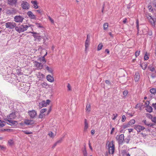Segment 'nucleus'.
I'll return each instance as SVG.
<instances>
[{"label": "nucleus", "instance_id": "f257e3e1", "mask_svg": "<svg viewBox=\"0 0 156 156\" xmlns=\"http://www.w3.org/2000/svg\"><path fill=\"white\" fill-rule=\"evenodd\" d=\"M30 26L27 25H21L20 26H16L15 30L19 33L23 32L26 30Z\"/></svg>", "mask_w": 156, "mask_h": 156}, {"label": "nucleus", "instance_id": "f03ea898", "mask_svg": "<svg viewBox=\"0 0 156 156\" xmlns=\"http://www.w3.org/2000/svg\"><path fill=\"white\" fill-rule=\"evenodd\" d=\"M108 153L110 154H113L115 151L114 142L113 140L111 141L108 145Z\"/></svg>", "mask_w": 156, "mask_h": 156}, {"label": "nucleus", "instance_id": "7ed1b4c3", "mask_svg": "<svg viewBox=\"0 0 156 156\" xmlns=\"http://www.w3.org/2000/svg\"><path fill=\"white\" fill-rule=\"evenodd\" d=\"M16 24L14 22H8L5 23V27L8 29H12L16 27Z\"/></svg>", "mask_w": 156, "mask_h": 156}, {"label": "nucleus", "instance_id": "20e7f679", "mask_svg": "<svg viewBox=\"0 0 156 156\" xmlns=\"http://www.w3.org/2000/svg\"><path fill=\"white\" fill-rule=\"evenodd\" d=\"M14 20L16 23H21L23 22L24 18L20 16H16L14 17Z\"/></svg>", "mask_w": 156, "mask_h": 156}, {"label": "nucleus", "instance_id": "39448f33", "mask_svg": "<svg viewBox=\"0 0 156 156\" xmlns=\"http://www.w3.org/2000/svg\"><path fill=\"white\" fill-rule=\"evenodd\" d=\"M28 113L31 119H34L37 115V112L34 110L29 111Z\"/></svg>", "mask_w": 156, "mask_h": 156}, {"label": "nucleus", "instance_id": "423d86ee", "mask_svg": "<svg viewBox=\"0 0 156 156\" xmlns=\"http://www.w3.org/2000/svg\"><path fill=\"white\" fill-rule=\"evenodd\" d=\"M21 6L24 9H28L30 7L29 5L28 2L24 1L22 2Z\"/></svg>", "mask_w": 156, "mask_h": 156}, {"label": "nucleus", "instance_id": "0eeeda50", "mask_svg": "<svg viewBox=\"0 0 156 156\" xmlns=\"http://www.w3.org/2000/svg\"><path fill=\"white\" fill-rule=\"evenodd\" d=\"M134 128L138 132H140L145 129L144 127L138 125H134Z\"/></svg>", "mask_w": 156, "mask_h": 156}, {"label": "nucleus", "instance_id": "6e6552de", "mask_svg": "<svg viewBox=\"0 0 156 156\" xmlns=\"http://www.w3.org/2000/svg\"><path fill=\"white\" fill-rule=\"evenodd\" d=\"M116 139L118 140L120 144H122L123 143L124 140V136L123 134H121L119 136L117 135L116 136Z\"/></svg>", "mask_w": 156, "mask_h": 156}, {"label": "nucleus", "instance_id": "1a4fd4ad", "mask_svg": "<svg viewBox=\"0 0 156 156\" xmlns=\"http://www.w3.org/2000/svg\"><path fill=\"white\" fill-rule=\"evenodd\" d=\"M12 120V119H7V120H6L7 121V124L12 126L16 125L17 124V122L13 121Z\"/></svg>", "mask_w": 156, "mask_h": 156}, {"label": "nucleus", "instance_id": "9d476101", "mask_svg": "<svg viewBox=\"0 0 156 156\" xmlns=\"http://www.w3.org/2000/svg\"><path fill=\"white\" fill-rule=\"evenodd\" d=\"M16 117L15 112H12L8 116V119H15Z\"/></svg>", "mask_w": 156, "mask_h": 156}, {"label": "nucleus", "instance_id": "9b49d317", "mask_svg": "<svg viewBox=\"0 0 156 156\" xmlns=\"http://www.w3.org/2000/svg\"><path fill=\"white\" fill-rule=\"evenodd\" d=\"M34 64L36 67L38 69H41L43 67V65L41 63L37 61L34 62Z\"/></svg>", "mask_w": 156, "mask_h": 156}, {"label": "nucleus", "instance_id": "f8f14e48", "mask_svg": "<svg viewBox=\"0 0 156 156\" xmlns=\"http://www.w3.org/2000/svg\"><path fill=\"white\" fill-rule=\"evenodd\" d=\"M27 14L30 18L33 19H36V16L33 14L32 12L30 11H28L27 13Z\"/></svg>", "mask_w": 156, "mask_h": 156}, {"label": "nucleus", "instance_id": "ddd939ff", "mask_svg": "<svg viewBox=\"0 0 156 156\" xmlns=\"http://www.w3.org/2000/svg\"><path fill=\"white\" fill-rule=\"evenodd\" d=\"M24 123L26 125H30L33 124L34 122L33 120L25 119L24 121Z\"/></svg>", "mask_w": 156, "mask_h": 156}, {"label": "nucleus", "instance_id": "4468645a", "mask_svg": "<svg viewBox=\"0 0 156 156\" xmlns=\"http://www.w3.org/2000/svg\"><path fill=\"white\" fill-rule=\"evenodd\" d=\"M16 10L15 9H12L11 10H8L6 12V13L8 14H14L16 12Z\"/></svg>", "mask_w": 156, "mask_h": 156}, {"label": "nucleus", "instance_id": "2eb2a0df", "mask_svg": "<svg viewBox=\"0 0 156 156\" xmlns=\"http://www.w3.org/2000/svg\"><path fill=\"white\" fill-rule=\"evenodd\" d=\"M8 4L12 5L16 4L17 3V0H7Z\"/></svg>", "mask_w": 156, "mask_h": 156}, {"label": "nucleus", "instance_id": "dca6fc26", "mask_svg": "<svg viewBox=\"0 0 156 156\" xmlns=\"http://www.w3.org/2000/svg\"><path fill=\"white\" fill-rule=\"evenodd\" d=\"M47 52H46L45 54L42 58H39V60L41 62H42L43 64H45L46 62V61L45 59V57L47 55Z\"/></svg>", "mask_w": 156, "mask_h": 156}, {"label": "nucleus", "instance_id": "f3484780", "mask_svg": "<svg viewBox=\"0 0 156 156\" xmlns=\"http://www.w3.org/2000/svg\"><path fill=\"white\" fill-rule=\"evenodd\" d=\"M88 127V123L87 122V120L85 119H84V131H86Z\"/></svg>", "mask_w": 156, "mask_h": 156}, {"label": "nucleus", "instance_id": "a211bd4d", "mask_svg": "<svg viewBox=\"0 0 156 156\" xmlns=\"http://www.w3.org/2000/svg\"><path fill=\"white\" fill-rule=\"evenodd\" d=\"M47 79L48 81L51 82H53L54 80L53 78L50 75H48L47 76Z\"/></svg>", "mask_w": 156, "mask_h": 156}, {"label": "nucleus", "instance_id": "6ab92c4d", "mask_svg": "<svg viewBox=\"0 0 156 156\" xmlns=\"http://www.w3.org/2000/svg\"><path fill=\"white\" fill-rule=\"evenodd\" d=\"M140 79V75L138 73H136L135 74V80L136 82H138Z\"/></svg>", "mask_w": 156, "mask_h": 156}, {"label": "nucleus", "instance_id": "aec40b11", "mask_svg": "<svg viewBox=\"0 0 156 156\" xmlns=\"http://www.w3.org/2000/svg\"><path fill=\"white\" fill-rule=\"evenodd\" d=\"M86 110L87 112L89 113L90 110V105L89 103H88L86 106Z\"/></svg>", "mask_w": 156, "mask_h": 156}, {"label": "nucleus", "instance_id": "412c9836", "mask_svg": "<svg viewBox=\"0 0 156 156\" xmlns=\"http://www.w3.org/2000/svg\"><path fill=\"white\" fill-rule=\"evenodd\" d=\"M152 107L149 105H147L146 107V110L147 112L150 113L152 111Z\"/></svg>", "mask_w": 156, "mask_h": 156}, {"label": "nucleus", "instance_id": "4be33fe9", "mask_svg": "<svg viewBox=\"0 0 156 156\" xmlns=\"http://www.w3.org/2000/svg\"><path fill=\"white\" fill-rule=\"evenodd\" d=\"M135 122V121L134 119L130 120L128 123V125L129 126H131L134 124Z\"/></svg>", "mask_w": 156, "mask_h": 156}, {"label": "nucleus", "instance_id": "5701e85b", "mask_svg": "<svg viewBox=\"0 0 156 156\" xmlns=\"http://www.w3.org/2000/svg\"><path fill=\"white\" fill-rule=\"evenodd\" d=\"M149 21L153 26L154 27L155 26V20H154L153 18H152L151 17L149 20Z\"/></svg>", "mask_w": 156, "mask_h": 156}, {"label": "nucleus", "instance_id": "b1692460", "mask_svg": "<svg viewBox=\"0 0 156 156\" xmlns=\"http://www.w3.org/2000/svg\"><path fill=\"white\" fill-rule=\"evenodd\" d=\"M90 40H86L85 42V49L86 50L87 49V48H88L89 43H90Z\"/></svg>", "mask_w": 156, "mask_h": 156}, {"label": "nucleus", "instance_id": "393cba45", "mask_svg": "<svg viewBox=\"0 0 156 156\" xmlns=\"http://www.w3.org/2000/svg\"><path fill=\"white\" fill-rule=\"evenodd\" d=\"M46 69L48 71V72L51 73H52L53 70L51 68L49 67L48 66H46Z\"/></svg>", "mask_w": 156, "mask_h": 156}, {"label": "nucleus", "instance_id": "a878e982", "mask_svg": "<svg viewBox=\"0 0 156 156\" xmlns=\"http://www.w3.org/2000/svg\"><path fill=\"white\" fill-rule=\"evenodd\" d=\"M150 92L152 94H155L156 93V89L152 88L150 89Z\"/></svg>", "mask_w": 156, "mask_h": 156}, {"label": "nucleus", "instance_id": "bb28decb", "mask_svg": "<svg viewBox=\"0 0 156 156\" xmlns=\"http://www.w3.org/2000/svg\"><path fill=\"white\" fill-rule=\"evenodd\" d=\"M5 122L2 120H0V126L3 127L5 125Z\"/></svg>", "mask_w": 156, "mask_h": 156}, {"label": "nucleus", "instance_id": "cd10ccee", "mask_svg": "<svg viewBox=\"0 0 156 156\" xmlns=\"http://www.w3.org/2000/svg\"><path fill=\"white\" fill-rule=\"evenodd\" d=\"M83 156H87V153L86 150L85 146H84V149L83 150Z\"/></svg>", "mask_w": 156, "mask_h": 156}, {"label": "nucleus", "instance_id": "c85d7f7f", "mask_svg": "<svg viewBox=\"0 0 156 156\" xmlns=\"http://www.w3.org/2000/svg\"><path fill=\"white\" fill-rule=\"evenodd\" d=\"M65 137V136H63L59 140H58L56 142L57 144L61 143L63 139Z\"/></svg>", "mask_w": 156, "mask_h": 156}, {"label": "nucleus", "instance_id": "c756f323", "mask_svg": "<svg viewBox=\"0 0 156 156\" xmlns=\"http://www.w3.org/2000/svg\"><path fill=\"white\" fill-rule=\"evenodd\" d=\"M102 47H103V45H102V44H99L98 46V49H97L98 51H100V50H101V49Z\"/></svg>", "mask_w": 156, "mask_h": 156}, {"label": "nucleus", "instance_id": "7c9ffc66", "mask_svg": "<svg viewBox=\"0 0 156 156\" xmlns=\"http://www.w3.org/2000/svg\"><path fill=\"white\" fill-rule=\"evenodd\" d=\"M48 135L51 138H53L54 137V136L53 134V133L51 131H50L49 132Z\"/></svg>", "mask_w": 156, "mask_h": 156}, {"label": "nucleus", "instance_id": "2f4dec72", "mask_svg": "<svg viewBox=\"0 0 156 156\" xmlns=\"http://www.w3.org/2000/svg\"><path fill=\"white\" fill-rule=\"evenodd\" d=\"M151 121L153 122L156 123V117H152V116L151 115Z\"/></svg>", "mask_w": 156, "mask_h": 156}, {"label": "nucleus", "instance_id": "473e14b6", "mask_svg": "<svg viewBox=\"0 0 156 156\" xmlns=\"http://www.w3.org/2000/svg\"><path fill=\"white\" fill-rule=\"evenodd\" d=\"M23 131L24 132V133L27 134H32V132H29L27 131Z\"/></svg>", "mask_w": 156, "mask_h": 156}, {"label": "nucleus", "instance_id": "72a5a7b5", "mask_svg": "<svg viewBox=\"0 0 156 156\" xmlns=\"http://www.w3.org/2000/svg\"><path fill=\"white\" fill-rule=\"evenodd\" d=\"M126 118L125 115H123L122 118V122H124L126 119Z\"/></svg>", "mask_w": 156, "mask_h": 156}, {"label": "nucleus", "instance_id": "f704fd0d", "mask_svg": "<svg viewBox=\"0 0 156 156\" xmlns=\"http://www.w3.org/2000/svg\"><path fill=\"white\" fill-rule=\"evenodd\" d=\"M41 105L42 107L46 106V102L44 101L41 102Z\"/></svg>", "mask_w": 156, "mask_h": 156}, {"label": "nucleus", "instance_id": "c9c22d12", "mask_svg": "<svg viewBox=\"0 0 156 156\" xmlns=\"http://www.w3.org/2000/svg\"><path fill=\"white\" fill-rule=\"evenodd\" d=\"M130 140V139L129 137H128V138H126L124 140V142H125L126 143L128 144L129 143Z\"/></svg>", "mask_w": 156, "mask_h": 156}, {"label": "nucleus", "instance_id": "e433bc0d", "mask_svg": "<svg viewBox=\"0 0 156 156\" xmlns=\"http://www.w3.org/2000/svg\"><path fill=\"white\" fill-rule=\"evenodd\" d=\"M47 110V109L46 108L42 109L41 110L40 113L41 114H43Z\"/></svg>", "mask_w": 156, "mask_h": 156}, {"label": "nucleus", "instance_id": "4c0bfd02", "mask_svg": "<svg viewBox=\"0 0 156 156\" xmlns=\"http://www.w3.org/2000/svg\"><path fill=\"white\" fill-rule=\"evenodd\" d=\"M136 27H137V29L138 31H139V21L138 20H136Z\"/></svg>", "mask_w": 156, "mask_h": 156}, {"label": "nucleus", "instance_id": "58836bf2", "mask_svg": "<svg viewBox=\"0 0 156 156\" xmlns=\"http://www.w3.org/2000/svg\"><path fill=\"white\" fill-rule=\"evenodd\" d=\"M104 29V30H107V23H105L103 25Z\"/></svg>", "mask_w": 156, "mask_h": 156}, {"label": "nucleus", "instance_id": "ea45409f", "mask_svg": "<svg viewBox=\"0 0 156 156\" xmlns=\"http://www.w3.org/2000/svg\"><path fill=\"white\" fill-rule=\"evenodd\" d=\"M140 51H137L135 52V56L136 57H137V56H138L140 54Z\"/></svg>", "mask_w": 156, "mask_h": 156}, {"label": "nucleus", "instance_id": "a19ab883", "mask_svg": "<svg viewBox=\"0 0 156 156\" xmlns=\"http://www.w3.org/2000/svg\"><path fill=\"white\" fill-rule=\"evenodd\" d=\"M143 122L146 125L149 126L150 125V124L146 121V120H143Z\"/></svg>", "mask_w": 156, "mask_h": 156}, {"label": "nucleus", "instance_id": "79ce46f5", "mask_svg": "<svg viewBox=\"0 0 156 156\" xmlns=\"http://www.w3.org/2000/svg\"><path fill=\"white\" fill-rule=\"evenodd\" d=\"M144 59L145 60H147L149 59V57L147 55V53L146 52L145 55Z\"/></svg>", "mask_w": 156, "mask_h": 156}, {"label": "nucleus", "instance_id": "37998d69", "mask_svg": "<svg viewBox=\"0 0 156 156\" xmlns=\"http://www.w3.org/2000/svg\"><path fill=\"white\" fill-rule=\"evenodd\" d=\"M13 143L12 140H11L8 141V144L10 145H12Z\"/></svg>", "mask_w": 156, "mask_h": 156}, {"label": "nucleus", "instance_id": "c03bdc74", "mask_svg": "<svg viewBox=\"0 0 156 156\" xmlns=\"http://www.w3.org/2000/svg\"><path fill=\"white\" fill-rule=\"evenodd\" d=\"M67 87L68 90L70 91L71 90V87L69 83L68 84Z\"/></svg>", "mask_w": 156, "mask_h": 156}, {"label": "nucleus", "instance_id": "a18cd8bd", "mask_svg": "<svg viewBox=\"0 0 156 156\" xmlns=\"http://www.w3.org/2000/svg\"><path fill=\"white\" fill-rule=\"evenodd\" d=\"M147 7L150 11H153V9H152V6L151 5H148Z\"/></svg>", "mask_w": 156, "mask_h": 156}, {"label": "nucleus", "instance_id": "49530a36", "mask_svg": "<svg viewBox=\"0 0 156 156\" xmlns=\"http://www.w3.org/2000/svg\"><path fill=\"white\" fill-rule=\"evenodd\" d=\"M35 24H36V26L38 27H39V28H42V26H41V25L40 24V23H35Z\"/></svg>", "mask_w": 156, "mask_h": 156}, {"label": "nucleus", "instance_id": "de8ad7c7", "mask_svg": "<svg viewBox=\"0 0 156 156\" xmlns=\"http://www.w3.org/2000/svg\"><path fill=\"white\" fill-rule=\"evenodd\" d=\"M113 115L114 116V117L112 118L113 120H115L116 118L117 117L118 115L116 113L114 114H113Z\"/></svg>", "mask_w": 156, "mask_h": 156}, {"label": "nucleus", "instance_id": "09e8293b", "mask_svg": "<svg viewBox=\"0 0 156 156\" xmlns=\"http://www.w3.org/2000/svg\"><path fill=\"white\" fill-rule=\"evenodd\" d=\"M33 5H34V8H35L37 9V8L38 7V6H37V2H36L35 3H34V4Z\"/></svg>", "mask_w": 156, "mask_h": 156}, {"label": "nucleus", "instance_id": "8fccbe9b", "mask_svg": "<svg viewBox=\"0 0 156 156\" xmlns=\"http://www.w3.org/2000/svg\"><path fill=\"white\" fill-rule=\"evenodd\" d=\"M128 92L127 91H126V90L124 91V92H123V94L125 96H126V95H127V94H128Z\"/></svg>", "mask_w": 156, "mask_h": 156}, {"label": "nucleus", "instance_id": "3c124183", "mask_svg": "<svg viewBox=\"0 0 156 156\" xmlns=\"http://www.w3.org/2000/svg\"><path fill=\"white\" fill-rule=\"evenodd\" d=\"M152 106L156 110V103H153L152 104Z\"/></svg>", "mask_w": 156, "mask_h": 156}, {"label": "nucleus", "instance_id": "603ef678", "mask_svg": "<svg viewBox=\"0 0 156 156\" xmlns=\"http://www.w3.org/2000/svg\"><path fill=\"white\" fill-rule=\"evenodd\" d=\"M48 19L50 20L51 21V22L52 23H53L54 22V20L51 18L50 16L48 17Z\"/></svg>", "mask_w": 156, "mask_h": 156}, {"label": "nucleus", "instance_id": "864d4df0", "mask_svg": "<svg viewBox=\"0 0 156 156\" xmlns=\"http://www.w3.org/2000/svg\"><path fill=\"white\" fill-rule=\"evenodd\" d=\"M88 144H89V147L90 148V149L91 150V151H93V148H92V147H91V146L90 143V141H89Z\"/></svg>", "mask_w": 156, "mask_h": 156}, {"label": "nucleus", "instance_id": "5fc2aeb1", "mask_svg": "<svg viewBox=\"0 0 156 156\" xmlns=\"http://www.w3.org/2000/svg\"><path fill=\"white\" fill-rule=\"evenodd\" d=\"M42 114H41L39 115V118H42L43 117H44V115Z\"/></svg>", "mask_w": 156, "mask_h": 156}, {"label": "nucleus", "instance_id": "6e6d98bb", "mask_svg": "<svg viewBox=\"0 0 156 156\" xmlns=\"http://www.w3.org/2000/svg\"><path fill=\"white\" fill-rule=\"evenodd\" d=\"M115 130V128H112V129L111 131L110 132L111 134H113Z\"/></svg>", "mask_w": 156, "mask_h": 156}, {"label": "nucleus", "instance_id": "4d7b16f0", "mask_svg": "<svg viewBox=\"0 0 156 156\" xmlns=\"http://www.w3.org/2000/svg\"><path fill=\"white\" fill-rule=\"evenodd\" d=\"M42 85L43 87L47 86L48 85L47 84L45 83H42Z\"/></svg>", "mask_w": 156, "mask_h": 156}, {"label": "nucleus", "instance_id": "13d9d810", "mask_svg": "<svg viewBox=\"0 0 156 156\" xmlns=\"http://www.w3.org/2000/svg\"><path fill=\"white\" fill-rule=\"evenodd\" d=\"M50 101L48 99V100H46V104L49 105V104L50 103Z\"/></svg>", "mask_w": 156, "mask_h": 156}, {"label": "nucleus", "instance_id": "bf43d9fd", "mask_svg": "<svg viewBox=\"0 0 156 156\" xmlns=\"http://www.w3.org/2000/svg\"><path fill=\"white\" fill-rule=\"evenodd\" d=\"M58 144L56 143V142L52 146V148L53 149H54L55 147V146L57 145V144Z\"/></svg>", "mask_w": 156, "mask_h": 156}, {"label": "nucleus", "instance_id": "052dcab7", "mask_svg": "<svg viewBox=\"0 0 156 156\" xmlns=\"http://www.w3.org/2000/svg\"><path fill=\"white\" fill-rule=\"evenodd\" d=\"M109 35L111 37V38H112L113 37V35L112 34L111 32L109 33Z\"/></svg>", "mask_w": 156, "mask_h": 156}, {"label": "nucleus", "instance_id": "680f3d73", "mask_svg": "<svg viewBox=\"0 0 156 156\" xmlns=\"http://www.w3.org/2000/svg\"><path fill=\"white\" fill-rule=\"evenodd\" d=\"M0 148L2 150H4L5 147L4 146L0 145Z\"/></svg>", "mask_w": 156, "mask_h": 156}, {"label": "nucleus", "instance_id": "e2e57ef3", "mask_svg": "<svg viewBox=\"0 0 156 156\" xmlns=\"http://www.w3.org/2000/svg\"><path fill=\"white\" fill-rule=\"evenodd\" d=\"M90 36L89 34H87V37L86 40H90Z\"/></svg>", "mask_w": 156, "mask_h": 156}, {"label": "nucleus", "instance_id": "0e129e2a", "mask_svg": "<svg viewBox=\"0 0 156 156\" xmlns=\"http://www.w3.org/2000/svg\"><path fill=\"white\" fill-rule=\"evenodd\" d=\"M91 133L93 135L95 133V130L94 129H92L91 131Z\"/></svg>", "mask_w": 156, "mask_h": 156}, {"label": "nucleus", "instance_id": "69168bd1", "mask_svg": "<svg viewBox=\"0 0 156 156\" xmlns=\"http://www.w3.org/2000/svg\"><path fill=\"white\" fill-rule=\"evenodd\" d=\"M127 19L126 18H125L124 20H123V22L124 23H125L126 22V21H127Z\"/></svg>", "mask_w": 156, "mask_h": 156}, {"label": "nucleus", "instance_id": "338daca9", "mask_svg": "<svg viewBox=\"0 0 156 156\" xmlns=\"http://www.w3.org/2000/svg\"><path fill=\"white\" fill-rule=\"evenodd\" d=\"M133 130V129H128L129 132L130 133L132 132Z\"/></svg>", "mask_w": 156, "mask_h": 156}, {"label": "nucleus", "instance_id": "774afa93", "mask_svg": "<svg viewBox=\"0 0 156 156\" xmlns=\"http://www.w3.org/2000/svg\"><path fill=\"white\" fill-rule=\"evenodd\" d=\"M130 6H131V4L129 3L127 5V8H129V9L130 8Z\"/></svg>", "mask_w": 156, "mask_h": 156}]
</instances>
